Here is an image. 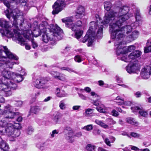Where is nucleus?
<instances>
[{
    "instance_id": "obj_56",
    "label": "nucleus",
    "mask_w": 151,
    "mask_h": 151,
    "mask_svg": "<svg viewBox=\"0 0 151 151\" xmlns=\"http://www.w3.org/2000/svg\"><path fill=\"white\" fill-rule=\"evenodd\" d=\"M142 93L139 91L137 92L134 93L135 95L137 98L140 97L142 95Z\"/></svg>"
},
{
    "instance_id": "obj_44",
    "label": "nucleus",
    "mask_w": 151,
    "mask_h": 151,
    "mask_svg": "<svg viewBox=\"0 0 151 151\" xmlns=\"http://www.w3.org/2000/svg\"><path fill=\"white\" fill-rule=\"evenodd\" d=\"M59 130L58 129H55L53 130L50 134L51 138L54 137L56 134H58L59 133Z\"/></svg>"
},
{
    "instance_id": "obj_59",
    "label": "nucleus",
    "mask_w": 151,
    "mask_h": 151,
    "mask_svg": "<svg viewBox=\"0 0 151 151\" xmlns=\"http://www.w3.org/2000/svg\"><path fill=\"white\" fill-rule=\"evenodd\" d=\"M141 15L139 11L137 9L136 10L135 17H137Z\"/></svg>"
},
{
    "instance_id": "obj_1",
    "label": "nucleus",
    "mask_w": 151,
    "mask_h": 151,
    "mask_svg": "<svg viewBox=\"0 0 151 151\" xmlns=\"http://www.w3.org/2000/svg\"><path fill=\"white\" fill-rule=\"evenodd\" d=\"M129 8L127 6H124L120 8L118 13L111 10L109 12L106 13L104 17L103 22L101 21L98 15H96V21H92L90 23L89 29L84 37L81 40V42L85 43L88 40L87 46H91L96 36L99 39L102 37L103 24L112 22L113 20L118 18V15L129 14Z\"/></svg>"
},
{
    "instance_id": "obj_36",
    "label": "nucleus",
    "mask_w": 151,
    "mask_h": 151,
    "mask_svg": "<svg viewBox=\"0 0 151 151\" xmlns=\"http://www.w3.org/2000/svg\"><path fill=\"white\" fill-rule=\"evenodd\" d=\"M126 121L128 123L132 125H135L138 123L135 119L131 117L127 118L126 119Z\"/></svg>"
},
{
    "instance_id": "obj_54",
    "label": "nucleus",
    "mask_w": 151,
    "mask_h": 151,
    "mask_svg": "<svg viewBox=\"0 0 151 151\" xmlns=\"http://www.w3.org/2000/svg\"><path fill=\"white\" fill-rule=\"evenodd\" d=\"M97 110L100 112L104 113V110L101 107L98 106L96 108Z\"/></svg>"
},
{
    "instance_id": "obj_42",
    "label": "nucleus",
    "mask_w": 151,
    "mask_h": 151,
    "mask_svg": "<svg viewBox=\"0 0 151 151\" xmlns=\"http://www.w3.org/2000/svg\"><path fill=\"white\" fill-rule=\"evenodd\" d=\"M50 73L52 75V76L55 78H58L59 77V76L60 74V73L57 71H51L50 72Z\"/></svg>"
},
{
    "instance_id": "obj_28",
    "label": "nucleus",
    "mask_w": 151,
    "mask_h": 151,
    "mask_svg": "<svg viewBox=\"0 0 151 151\" xmlns=\"http://www.w3.org/2000/svg\"><path fill=\"white\" fill-rule=\"evenodd\" d=\"M0 26L6 29H9L10 27L8 22L3 19H0Z\"/></svg>"
},
{
    "instance_id": "obj_20",
    "label": "nucleus",
    "mask_w": 151,
    "mask_h": 151,
    "mask_svg": "<svg viewBox=\"0 0 151 151\" xmlns=\"http://www.w3.org/2000/svg\"><path fill=\"white\" fill-rule=\"evenodd\" d=\"M138 69V65L136 63H130L126 67L127 71L130 74L135 73Z\"/></svg>"
},
{
    "instance_id": "obj_52",
    "label": "nucleus",
    "mask_w": 151,
    "mask_h": 151,
    "mask_svg": "<svg viewBox=\"0 0 151 151\" xmlns=\"http://www.w3.org/2000/svg\"><path fill=\"white\" fill-rule=\"evenodd\" d=\"M58 77V79L59 80L63 81H64L66 80V78L65 75H60V74Z\"/></svg>"
},
{
    "instance_id": "obj_15",
    "label": "nucleus",
    "mask_w": 151,
    "mask_h": 151,
    "mask_svg": "<svg viewBox=\"0 0 151 151\" xmlns=\"http://www.w3.org/2000/svg\"><path fill=\"white\" fill-rule=\"evenodd\" d=\"M11 107L9 105H8L5 107L4 111L2 113H1L2 115H4L5 118L12 119L14 117L15 115V113L12 112L11 110Z\"/></svg>"
},
{
    "instance_id": "obj_31",
    "label": "nucleus",
    "mask_w": 151,
    "mask_h": 151,
    "mask_svg": "<svg viewBox=\"0 0 151 151\" xmlns=\"http://www.w3.org/2000/svg\"><path fill=\"white\" fill-rule=\"evenodd\" d=\"M95 122L96 124L100 125L101 127L104 129H107L108 128V126L106 124L101 121L96 119L95 121Z\"/></svg>"
},
{
    "instance_id": "obj_48",
    "label": "nucleus",
    "mask_w": 151,
    "mask_h": 151,
    "mask_svg": "<svg viewBox=\"0 0 151 151\" xmlns=\"http://www.w3.org/2000/svg\"><path fill=\"white\" fill-rule=\"evenodd\" d=\"M130 136L132 137L136 138H139L140 137V135L136 132H131Z\"/></svg>"
},
{
    "instance_id": "obj_32",
    "label": "nucleus",
    "mask_w": 151,
    "mask_h": 151,
    "mask_svg": "<svg viewBox=\"0 0 151 151\" xmlns=\"http://www.w3.org/2000/svg\"><path fill=\"white\" fill-rule=\"evenodd\" d=\"M2 144H0V151H8L9 149V147L7 144L3 143Z\"/></svg>"
},
{
    "instance_id": "obj_49",
    "label": "nucleus",
    "mask_w": 151,
    "mask_h": 151,
    "mask_svg": "<svg viewBox=\"0 0 151 151\" xmlns=\"http://www.w3.org/2000/svg\"><path fill=\"white\" fill-rule=\"evenodd\" d=\"M115 100H117V101H119V100L120 101V102H119V104L120 105H122V104L124 103V99H121L120 98V97L119 96H117Z\"/></svg>"
},
{
    "instance_id": "obj_9",
    "label": "nucleus",
    "mask_w": 151,
    "mask_h": 151,
    "mask_svg": "<svg viewBox=\"0 0 151 151\" xmlns=\"http://www.w3.org/2000/svg\"><path fill=\"white\" fill-rule=\"evenodd\" d=\"M1 74L3 76L2 79L0 81L5 82L6 83L9 81H12L13 83L14 82L15 83H19L18 75L16 73H13L10 71H7L4 69L1 71Z\"/></svg>"
},
{
    "instance_id": "obj_33",
    "label": "nucleus",
    "mask_w": 151,
    "mask_h": 151,
    "mask_svg": "<svg viewBox=\"0 0 151 151\" xmlns=\"http://www.w3.org/2000/svg\"><path fill=\"white\" fill-rule=\"evenodd\" d=\"M104 6L105 9L108 11H109L112 6V4L110 1H106L104 3Z\"/></svg>"
},
{
    "instance_id": "obj_43",
    "label": "nucleus",
    "mask_w": 151,
    "mask_h": 151,
    "mask_svg": "<svg viewBox=\"0 0 151 151\" xmlns=\"http://www.w3.org/2000/svg\"><path fill=\"white\" fill-rule=\"evenodd\" d=\"M58 90H59V91H60V90H59L58 88H57V90L58 92L57 93V95L58 96L60 97H61L66 96V94L64 93V92L63 91L62 92H61V91H60L59 92H58Z\"/></svg>"
},
{
    "instance_id": "obj_30",
    "label": "nucleus",
    "mask_w": 151,
    "mask_h": 151,
    "mask_svg": "<svg viewBox=\"0 0 151 151\" xmlns=\"http://www.w3.org/2000/svg\"><path fill=\"white\" fill-rule=\"evenodd\" d=\"M144 51L145 53L151 51V42L150 40L147 41V47L144 48Z\"/></svg>"
},
{
    "instance_id": "obj_27",
    "label": "nucleus",
    "mask_w": 151,
    "mask_h": 151,
    "mask_svg": "<svg viewBox=\"0 0 151 151\" xmlns=\"http://www.w3.org/2000/svg\"><path fill=\"white\" fill-rule=\"evenodd\" d=\"M12 54L16 56L17 57V59H11L10 58H9L8 56L7 57L8 58L11 59V61H9V60L8 61H6L4 64H6L5 66H6L7 68H12L13 67V65H14V64H15V63L14 62L12 61V60H17L18 59V57L17 56L15 55H14L12 53Z\"/></svg>"
},
{
    "instance_id": "obj_35",
    "label": "nucleus",
    "mask_w": 151,
    "mask_h": 151,
    "mask_svg": "<svg viewBox=\"0 0 151 151\" xmlns=\"http://www.w3.org/2000/svg\"><path fill=\"white\" fill-rule=\"evenodd\" d=\"M26 12H24L23 13L22 12H21L19 11V18H21V19H20V21L21 22L20 23V24H19V26H22L23 24H24V16L26 15Z\"/></svg>"
},
{
    "instance_id": "obj_57",
    "label": "nucleus",
    "mask_w": 151,
    "mask_h": 151,
    "mask_svg": "<svg viewBox=\"0 0 151 151\" xmlns=\"http://www.w3.org/2000/svg\"><path fill=\"white\" fill-rule=\"evenodd\" d=\"M104 142L106 144L109 146H110L111 144H110V142L109 141V139L106 138L104 140Z\"/></svg>"
},
{
    "instance_id": "obj_64",
    "label": "nucleus",
    "mask_w": 151,
    "mask_h": 151,
    "mask_svg": "<svg viewBox=\"0 0 151 151\" xmlns=\"http://www.w3.org/2000/svg\"><path fill=\"white\" fill-rule=\"evenodd\" d=\"M52 99V97L51 96H48L44 100V101L45 102H47L50 101Z\"/></svg>"
},
{
    "instance_id": "obj_5",
    "label": "nucleus",
    "mask_w": 151,
    "mask_h": 151,
    "mask_svg": "<svg viewBox=\"0 0 151 151\" xmlns=\"http://www.w3.org/2000/svg\"><path fill=\"white\" fill-rule=\"evenodd\" d=\"M128 25L129 24H127V25L125 27L124 26H122L121 28V29L118 31L117 32V34L116 35V37H115L114 39H116V41H119L123 40V39L125 34H124L126 32V34L127 35H128L127 37V38H129V41H133L137 38L138 36L139 35V32L138 31H134L132 32H131L132 29H131V31H129L128 33L127 32V31H129V29H126L127 28V27L128 26ZM132 29H133L132 28Z\"/></svg>"
},
{
    "instance_id": "obj_51",
    "label": "nucleus",
    "mask_w": 151,
    "mask_h": 151,
    "mask_svg": "<svg viewBox=\"0 0 151 151\" xmlns=\"http://www.w3.org/2000/svg\"><path fill=\"white\" fill-rule=\"evenodd\" d=\"M111 114L113 116L116 117L118 116L119 115L118 112L114 109H113L112 111Z\"/></svg>"
},
{
    "instance_id": "obj_23",
    "label": "nucleus",
    "mask_w": 151,
    "mask_h": 151,
    "mask_svg": "<svg viewBox=\"0 0 151 151\" xmlns=\"http://www.w3.org/2000/svg\"><path fill=\"white\" fill-rule=\"evenodd\" d=\"M27 0H19V5L22 9H24L25 11H27L30 9V7L27 3Z\"/></svg>"
},
{
    "instance_id": "obj_46",
    "label": "nucleus",
    "mask_w": 151,
    "mask_h": 151,
    "mask_svg": "<svg viewBox=\"0 0 151 151\" xmlns=\"http://www.w3.org/2000/svg\"><path fill=\"white\" fill-rule=\"evenodd\" d=\"M106 122L109 124H114L116 123L115 121H114L111 118H108L106 120Z\"/></svg>"
},
{
    "instance_id": "obj_19",
    "label": "nucleus",
    "mask_w": 151,
    "mask_h": 151,
    "mask_svg": "<svg viewBox=\"0 0 151 151\" xmlns=\"http://www.w3.org/2000/svg\"><path fill=\"white\" fill-rule=\"evenodd\" d=\"M5 53L9 58L17 59V57L12 55L6 46H0V55H2L3 53Z\"/></svg>"
},
{
    "instance_id": "obj_25",
    "label": "nucleus",
    "mask_w": 151,
    "mask_h": 151,
    "mask_svg": "<svg viewBox=\"0 0 151 151\" xmlns=\"http://www.w3.org/2000/svg\"><path fill=\"white\" fill-rule=\"evenodd\" d=\"M20 32H19V34ZM19 43L20 45L22 46H24L25 48L27 50H29L31 49V46L29 45H28L25 40L23 38H22L21 36L19 35Z\"/></svg>"
},
{
    "instance_id": "obj_16",
    "label": "nucleus",
    "mask_w": 151,
    "mask_h": 151,
    "mask_svg": "<svg viewBox=\"0 0 151 151\" xmlns=\"http://www.w3.org/2000/svg\"><path fill=\"white\" fill-rule=\"evenodd\" d=\"M136 21L133 22L131 24V25H128L126 29H128L129 31H127L128 33L129 31H131L132 29H135L137 27L141 25L142 24V17L141 15L137 17H135Z\"/></svg>"
},
{
    "instance_id": "obj_53",
    "label": "nucleus",
    "mask_w": 151,
    "mask_h": 151,
    "mask_svg": "<svg viewBox=\"0 0 151 151\" xmlns=\"http://www.w3.org/2000/svg\"><path fill=\"white\" fill-rule=\"evenodd\" d=\"M93 109H88L86 110L85 113L87 115H89L92 113Z\"/></svg>"
},
{
    "instance_id": "obj_17",
    "label": "nucleus",
    "mask_w": 151,
    "mask_h": 151,
    "mask_svg": "<svg viewBox=\"0 0 151 151\" xmlns=\"http://www.w3.org/2000/svg\"><path fill=\"white\" fill-rule=\"evenodd\" d=\"M47 82V80L43 77L39 78L34 81L33 84L35 87L38 88H40L44 87Z\"/></svg>"
},
{
    "instance_id": "obj_55",
    "label": "nucleus",
    "mask_w": 151,
    "mask_h": 151,
    "mask_svg": "<svg viewBox=\"0 0 151 151\" xmlns=\"http://www.w3.org/2000/svg\"><path fill=\"white\" fill-rule=\"evenodd\" d=\"M101 131L99 129H97L94 130L93 132V134L95 135H100Z\"/></svg>"
},
{
    "instance_id": "obj_24",
    "label": "nucleus",
    "mask_w": 151,
    "mask_h": 151,
    "mask_svg": "<svg viewBox=\"0 0 151 151\" xmlns=\"http://www.w3.org/2000/svg\"><path fill=\"white\" fill-rule=\"evenodd\" d=\"M62 116V114L59 112H57L55 115H53L52 118L53 122L55 124L58 123L60 118Z\"/></svg>"
},
{
    "instance_id": "obj_40",
    "label": "nucleus",
    "mask_w": 151,
    "mask_h": 151,
    "mask_svg": "<svg viewBox=\"0 0 151 151\" xmlns=\"http://www.w3.org/2000/svg\"><path fill=\"white\" fill-rule=\"evenodd\" d=\"M60 69L63 70H66L68 72H69L70 73L71 72H73L75 73H76V72L73 69H72V68L67 67H62L61 68H60Z\"/></svg>"
},
{
    "instance_id": "obj_21",
    "label": "nucleus",
    "mask_w": 151,
    "mask_h": 151,
    "mask_svg": "<svg viewBox=\"0 0 151 151\" xmlns=\"http://www.w3.org/2000/svg\"><path fill=\"white\" fill-rule=\"evenodd\" d=\"M85 9L83 7L79 6L77 9L76 12L75 17L76 19H79L82 18L84 15Z\"/></svg>"
},
{
    "instance_id": "obj_3",
    "label": "nucleus",
    "mask_w": 151,
    "mask_h": 151,
    "mask_svg": "<svg viewBox=\"0 0 151 151\" xmlns=\"http://www.w3.org/2000/svg\"><path fill=\"white\" fill-rule=\"evenodd\" d=\"M131 16L130 14L118 15L117 18L113 20L111 22L114 21L116 22L110 24L109 32L111 34V37L112 39H114L116 37L117 32L121 29L122 26H124L126 27L127 25H123V23L124 21L128 20Z\"/></svg>"
},
{
    "instance_id": "obj_61",
    "label": "nucleus",
    "mask_w": 151,
    "mask_h": 151,
    "mask_svg": "<svg viewBox=\"0 0 151 151\" xmlns=\"http://www.w3.org/2000/svg\"><path fill=\"white\" fill-rule=\"evenodd\" d=\"M81 107V106H74L72 108L73 110H78Z\"/></svg>"
},
{
    "instance_id": "obj_18",
    "label": "nucleus",
    "mask_w": 151,
    "mask_h": 151,
    "mask_svg": "<svg viewBox=\"0 0 151 151\" xmlns=\"http://www.w3.org/2000/svg\"><path fill=\"white\" fill-rule=\"evenodd\" d=\"M82 135L81 132L76 133L74 134L73 131L69 132L66 135L65 138L69 142H73L74 141V137H80Z\"/></svg>"
},
{
    "instance_id": "obj_62",
    "label": "nucleus",
    "mask_w": 151,
    "mask_h": 151,
    "mask_svg": "<svg viewBox=\"0 0 151 151\" xmlns=\"http://www.w3.org/2000/svg\"><path fill=\"white\" fill-rule=\"evenodd\" d=\"M98 83L99 85L100 86H101L103 85H104V83L103 81L102 80H99L98 81Z\"/></svg>"
},
{
    "instance_id": "obj_14",
    "label": "nucleus",
    "mask_w": 151,
    "mask_h": 151,
    "mask_svg": "<svg viewBox=\"0 0 151 151\" xmlns=\"http://www.w3.org/2000/svg\"><path fill=\"white\" fill-rule=\"evenodd\" d=\"M32 31L31 30L25 31L23 34L24 37L26 39L30 40L31 42V45L33 48L36 49L38 47L37 42L35 41L33 38V36L32 34Z\"/></svg>"
},
{
    "instance_id": "obj_22",
    "label": "nucleus",
    "mask_w": 151,
    "mask_h": 151,
    "mask_svg": "<svg viewBox=\"0 0 151 151\" xmlns=\"http://www.w3.org/2000/svg\"><path fill=\"white\" fill-rule=\"evenodd\" d=\"M131 109L134 112H136L137 110H140L139 111V113L141 116L143 117H147L148 115V113L147 112L142 110V107L140 108L137 106H134L132 107Z\"/></svg>"
},
{
    "instance_id": "obj_10",
    "label": "nucleus",
    "mask_w": 151,
    "mask_h": 151,
    "mask_svg": "<svg viewBox=\"0 0 151 151\" xmlns=\"http://www.w3.org/2000/svg\"><path fill=\"white\" fill-rule=\"evenodd\" d=\"M142 52L139 50H135L131 53L128 55H122L121 57H119L118 58L119 60L126 62H131L133 60L139 57L141 55Z\"/></svg>"
},
{
    "instance_id": "obj_47",
    "label": "nucleus",
    "mask_w": 151,
    "mask_h": 151,
    "mask_svg": "<svg viewBox=\"0 0 151 151\" xmlns=\"http://www.w3.org/2000/svg\"><path fill=\"white\" fill-rule=\"evenodd\" d=\"M74 60L76 62L80 63L82 61V59L81 57L79 55H76L74 57Z\"/></svg>"
},
{
    "instance_id": "obj_29",
    "label": "nucleus",
    "mask_w": 151,
    "mask_h": 151,
    "mask_svg": "<svg viewBox=\"0 0 151 151\" xmlns=\"http://www.w3.org/2000/svg\"><path fill=\"white\" fill-rule=\"evenodd\" d=\"M27 75L25 69L22 68H21L19 71V82L23 81L24 78V76Z\"/></svg>"
},
{
    "instance_id": "obj_60",
    "label": "nucleus",
    "mask_w": 151,
    "mask_h": 151,
    "mask_svg": "<svg viewBox=\"0 0 151 151\" xmlns=\"http://www.w3.org/2000/svg\"><path fill=\"white\" fill-rule=\"evenodd\" d=\"M84 90H85L86 92L89 93L91 91V89L88 87H85Z\"/></svg>"
},
{
    "instance_id": "obj_58",
    "label": "nucleus",
    "mask_w": 151,
    "mask_h": 151,
    "mask_svg": "<svg viewBox=\"0 0 151 151\" xmlns=\"http://www.w3.org/2000/svg\"><path fill=\"white\" fill-rule=\"evenodd\" d=\"M79 96L82 99L86 100V97L84 95L82 94H79Z\"/></svg>"
},
{
    "instance_id": "obj_12",
    "label": "nucleus",
    "mask_w": 151,
    "mask_h": 151,
    "mask_svg": "<svg viewBox=\"0 0 151 151\" xmlns=\"http://www.w3.org/2000/svg\"><path fill=\"white\" fill-rule=\"evenodd\" d=\"M65 0H57L52 6L53 14H58L61 12L65 6Z\"/></svg>"
},
{
    "instance_id": "obj_4",
    "label": "nucleus",
    "mask_w": 151,
    "mask_h": 151,
    "mask_svg": "<svg viewBox=\"0 0 151 151\" xmlns=\"http://www.w3.org/2000/svg\"><path fill=\"white\" fill-rule=\"evenodd\" d=\"M62 21L65 23L66 27L71 29L72 31H76L74 35L75 37L78 40L80 39L83 32V31L78 30L82 26V22L80 20H78L76 22V24L73 23L72 17L62 19Z\"/></svg>"
},
{
    "instance_id": "obj_63",
    "label": "nucleus",
    "mask_w": 151,
    "mask_h": 151,
    "mask_svg": "<svg viewBox=\"0 0 151 151\" xmlns=\"http://www.w3.org/2000/svg\"><path fill=\"white\" fill-rule=\"evenodd\" d=\"M131 149L135 151H139V150L138 147L134 146H132L131 147Z\"/></svg>"
},
{
    "instance_id": "obj_45",
    "label": "nucleus",
    "mask_w": 151,
    "mask_h": 151,
    "mask_svg": "<svg viewBox=\"0 0 151 151\" xmlns=\"http://www.w3.org/2000/svg\"><path fill=\"white\" fill-rule=\"evenodd\" d=\"M93 128V125L92 124H89L85 126L82 128V129L87 131H90Z\"/></svg>"
},
{
    "instance_id": "obj_8",
    "label": "nucleus",
    "mask_w": 151,
    "mask_h": 151,
    "mask_svg": "<svg viewBox=\"0 0 151 151\" xmlns=\"http://www.w3.org/2000/svg\"><path fill=\"white\" fill-rule=\"evenodd\" d=\"M8 81H8L6 83L3 81L0 82V84L1 85V86L2 88L0 92L1 95H4L5 94L6 96H10L12 94V92L10 90H14L17 88V85L16 83H13L9 80Z\"/></svg>"
},
{
    "instance_id": "obj_37",
    "label": "nucleus",
    "mask_w": 151,
    "mask_h": 151,
    "mask_svg": "<svg viewBox=\"0 0 151 151\" xmlns=\"http://www.w3.org/2000/svg\"><path fill=\"white\" fill-rule=\"evenodd\" d=\"M45 142L40 143L37 145V147L41 151H42L46 149V145Z\"/></svg>"
},
{
    "instance_id": "obj_13",
    "label": "nucleus",
    "mask_w": 151,
    "mask_h": 151,
    "mask_svg": "<svg viewBox=\"0 0 151 151\" xmlns=\"http://www.w3.org/2000/svg\"><path fill=\"white\" fill-rule=\"evenodd\" d=\"M4 4L7 7V9L4 11L5 15L7 17L10 19L12 17L15 21L17 19L18 14L15 12H12V10L9 8L10 7V4L8 2L6 1L4 2Z\"/></svg>"
},
{
    "instance_id": "obj_34",
    "label": "nucleus",
    "mask_w": 151,
    "mask_h": 151,
    "mask_svg": "<svg viewBox=\"0 0 151 151\" xmlns=\"http://www.w3.org/2000/svg\"><path fill=\"white\" fill-rule=\"evenodd\" d=\"M40 108L38 106H33L30 109L31 112L35 114H37L40 111Z\"/></svg>"
},
{
    "instance_id": "obj_38",
    "label": "nucleus",
    "mask_w": 151,
    "mask_h": 151,
    "mask_svg": "<svg viewBox=\"0 0 151 151\" xmlns=\"http://www.w3.org/2000/svg\"><path fill=\"white\" fill-rule=\"evenodd\" d=\"M43 33V32H41L39 29H39L37 30H34L33 32H32V34L33 35V37H37L41 35V33Z\"/></svg>"
},
{
    "instance_id": "obj_6",
    "label": "nucleus",
    "mask_w": 151,
    "mask_h": 151,
    "mask_svg": "<svg viewBox=\"0 0 151 151\" xmlns=\"http://www.w3.org/2000/svg\"><path fill=\"white\" fill-rule=\"evenodd\" d=\"M115 40L114 45L116 54L117 55L125 54L129 52L132 51L135 49V47L134 45L129 46L128 47L124 46L126 43V42L123 41V40H119V41H116V39Z\"/></svg>"
},
{
    "instance_id": "obj_39",
    "label": "nucleus",
    "mask_w": 151,
    "mask_h": 151,
    "mask_svg": "<svg viewBox=\"0 0 151 151\" xmlns=\"http://www.w3.org/2000/svg\"><path fill=\"white\" fill-rule=\"evenodd\" d=\"M26 132L28 135L31 134L34 132V129L32 126H29L26 129Z\"/></svg>"
},
{
    "instance_id": "obj_7",
    "label": "nucleus",
    "mask_w": 151,
    "mask_h": 151,
    "mask_svg": "<svg viewBox=\"0 0 151 151\" xmlns=\"http://www.w3.org/2000/svg\"><path fill=\"white\" fill-rule=\"evenodd\" d=\"M17 19L15 21L14 20V22L13 24L14 27L13 32H11L8 29H6L5 30L2 29H0V33H1L2 36H4L8 37L11 38L12 37L13 40L14 41H17L19 42V32L18 24L16 22Z\"/></svg>"
},
{
    "instance_id": "obj_26",
    "label": "nucleus",
    "mask_w": 151,
    "mask_h": 151,
    "mask_svg": "<svg viewBox=\"0 0 151 151\" xmlns=\"http://www.w3.org/2000/svg\"><path fill=\"white\" fill-rule=\"evenodd\" d=\"M7 60V58L5 56L2 55H0V71H2L4 69H5L6 64H4L1 61L4 62Z\"/></svg>"
},
{
    "instance_id": "obj_50",
    "label": "nucleus",
    "mask_w": 151,
    "mask_h": 151,
    "mask_svg": "<svg viewBox=\"0 0 151 151\" xmlns=\"http://www.w3.org/2000/svg\"><path fill=\"white\" fill-rule=\"evenodd\" d=\"M59 106L60 109L62 110L65 109V104L62 101L60 102Z\"/></svg>"
},
{
    "instance_id": "obj_41",
    "label": "nucleus",
    "mask_w": 151,
    "mask_h": 151,
    "mask_svg": "<svg viewBox=\"0 0 151 151\" xmlns=\"http://www.w3.org/2000/svg\"><path fill=\"white\" fill-rule=\"evenodd\" d=\"M96 147L95 146L91 144L87 145L86 147V149L88 151H92L94 150Z\"/></svg>"
},
{
    "instance_id": "obj_2",
    "label": "nucleus",
    "mask_w": 151,
    "mask_h": 151,
    "mask_svg": "<svg viewBox=\"0 0 151 151\" xmlns=\"http://www.w3.org/2000/svg\"><path fill=\"white\" fill-rule=\"evenodd\" d=\"M39 29L44 33L42 40L45 43L49 40H59L62 37L63 31L57 25L51 24L48 25L46 21H42L40 24Z\"/></svg>"
},
{
    "instance_id": "obj_11",
    "label": "nucleus",
    "mask_w": 151,
    "mask_h": 151,
    "mask_svg": "<svg viewBox=\"0 0 151 151\" xmlns=\"http://www.w3.org/2000/svg\"><path fill=\"white\" fill-rule=\"evenodd\" d=\"M0 126L5 128L4 130L3 129L1 131V132H4L5 131L6 134L9 136L13 134L14 129L12 124L1 120L0 121Z\"/></svg>"
}]
</instances>
